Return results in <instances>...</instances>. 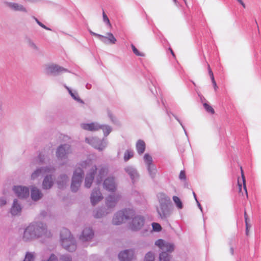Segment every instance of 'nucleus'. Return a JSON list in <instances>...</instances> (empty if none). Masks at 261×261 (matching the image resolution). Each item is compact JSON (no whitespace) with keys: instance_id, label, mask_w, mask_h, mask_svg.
<instances>
[{"instance_id":"f257e3e1","label":"nucleus","mask_w":261,"mask_h":261,"mask_svg":"<svg viewBox=\"0 0 261 261\" xmlns=\"http://www.w3.org/2000/svg\"><path fill=\"white\" fill-rule=\"evenodd\" d=\"M80 166L85 170H88L84 180V186L87 188H89L93 183L96 174V166L90 159H87L81 162L80 163Z\"/></svg>"},{"instance_id":"f03ea898","label":"nucleus","mask_w":261,"mask_h":261,"mask_svg":"<svg viewBox=\"0 0 261 261\" xmlns=\"http://www.w3.org/2000/svg\"><path fill=\"white\" fill-rule=\"evenodd\" d=\"M60 241L64 248L69 251H74L76 248L75 241L70 231L63 228L61 232Z\"/></svg>"},{"instance_id":"7ed1b4c3","label":"nucleus","mask_w":261,"mask_h":261,"mask_svg":"<svg viewBox=\"0 0 261 261\" xmlns=\"http://www.w3.org/2000/svg\"><path fill=\"white\" fill-rule=\"evenodd\" d=\"M135 216V211L132 208H125L117 212L114 216L112 222L115 225H120Z\"/></svg>"},{"instance_id":"20e7f679","label":"nucleus","mask_w":261,"mask_h":261,"mask_svg":"<svg viewBox=\"0 0 261 261\" xmlns=\"http://www.w3.org/2000/svg\"><path fill=\"white\" fill-rule=\"evenodd\" d=\"M85 141L99 151L105 149L108 144V141L106 139L100 140L97 137H93L86 138Z\"/></svg>"},{"instance_id":"39448f33","label":"nucleus","mask_w":261,"mask_h":261,"mask_svg":"<svg viewBox=\"0 0 261 261\" xmlns=\"http://www.w3.org/2000/svg\"><path fill=\"white\" fill-rule=\"evenodd\" d=\"M72 153V149L70 145L64 144L60 145L56 150V156L59 160H66L68 155Z\"/></svg>"},{"instance_id":"423d86ee","label":"nucleus","mask_w":261,"mask_h":261,"mask_svg":"<svg viewBox=\"0 0 261 261\" xmlns=\"http://www.w3.org/2000/svg\"><path fill=\"white\" fill-rule=\"evenodd\" d=\"M55 170V168L51 166H48L37 168L32 173L31 175V179L35 180L47 174L53 173Z\"/></svg>"},{"instance_id":"0eeeda50","label":"nucleus","mask_w":261,"mask_h":261,"mask_svg":"<svg viewBox=\"0 0 261 261\" xmlns=\"http://www.w3.org/2000/svg\"><path fill=\"white\" fill-rule=\"evenodd\" d=\"M89 32L91 35L97 37L101 42H102L105 44H114L117 42V39L111 33H108L106 36H103L95 33L91 30H90Z\"/></svg>"},{"instance_id":"6e6552de","label":"nucleus","mask_w":261,"mask_h":261,"mask_svg":"<svg viewBox=\"0 0 261 261\" xmlns=\"http://www.w3.org/2000/svg\"><path fill=\"white\" fill-rule=\"evenodd\" d=\"M155 245L159 248L162 252H172L174 250V245L163 239H159L155 242Z\"/></svg>"},{"instance_id":"1a4fd4ad","label":"nucleus","mask_w":261,"mask_h":261,"mask_svg":"<svg viewBox=\"0 0 261 261\" xmlns=\"http://www.w3.org/2000/svg\"><path fill=\"white\" fill-rule=\"evenodd\" d=\"M121 198V195L119 194H114L109 195L106 198V207L110 211L111 213L112 212L113 209L116 206L117 202L119 201Z\"/></svg>"},{"instance_id":"9d476101","label":"nucleus","mask_w":261,"mask_h":261,"mask_svg":"<svg viewBox=\"0 0 261 261\" xmlns=\"http://www.w3.org/2000/svg\"><path fill=\"white\" fill-rule=\"evenodd\" d=\"M35 227V233L36 234V238L42 236L49 237L50 232H48L46 224L41 222L33 223Z\"/></svg>"},{"instance_id":"9b49d317","label":"nucleus","mask_w":261,"mask_h":261,"mask_svg":"<svg viewBox=\"0 0 261 261\" xmlns=\"http://www.w3.org/2000/svg\"><path fill=\"white\" fill-rule=\"evenodd\" d=\"M131 219H132V221L130 224V227L132 230L138 231L144 226L145 220L143 217L140 215H135Z\"/></svg>"},{"instance_id":"f8f14e48","label":"nucleus","mask_w":261,"mask_h":261,"mask_svg":"<svg viewBox=\"0 0 261 261\" xmlns=\"http://www.w3.org/2000/svg\"><path fill=\"white\" fill-rule=\"evenodd\" d=\"M44 69L46 73L55 75L59 74L67 71L65 68L55 64L45 65L44 67Z\"/></svg>"},{"instance_id":"ddd939ff","label":"nucleus","mask_w":261,"mask_h":261,"mask_svg":"<svg viewBox=\"0 0 261 261\" xmlns=\"http://www.w3.org/2000/svg\"><path fill=\"white\" fill-rule=\"evenodd\" d=\"M117 182L116 179L112 176L108 177L103 182V188L111 192H115L117 189Z\"/></svg>"},{"instance_id":"4468645a","label":"nucleus","mask_w":261,"mask_h":261,"mask_svg":"<svg viewBox=\"0 0 261 261\" xmlns=\"http://www.w3.org/2000/svg\"><path fill=\"white\" fill-rule=\"evenodd\" d=\"M103 198V195L98 188H95L93 189L90 197V202L93 206H95Z\"/></svg>"},{"instance_id":"2eb2a0df","label":"nucleus","mask_w":261,"mask_h":261,"mask_svg":"<svg viewBox=\"0 0 261 261\" xmlns=\"http://www.w3.org/2000/svg\"><path fill=\"white\" fill-rule=\"evenodd\" d=\"M24 241H30L36 238V234L35 233V227L33 223L29 225L25 229L22 237Z\"/></svg>"},{"instance_id":"dca6fc26","label":"nucleus","mask_w":261,"mask_h":261,"mask_svg":"<svg viewBox=\"0 0 261 261\" xmlns=\"http://www.w3.org/2000/svg\"><path fill=\"white\" fill-rule=\"evenodd\" d=\"M171 205H159L157 208V212L162 219H167L172 214Z\"/></svg>"},{"instance_id":"f3484780","label":"nucleus","mask_w":261,"mask_h":261,"mask_svg":"<svg viewBox=\"0 0 261 261\" xmlns=\"http://www.w3.org/2000/svg\"><path fill=\"white\" fill-rule=\"evenodd\" d=\"M13 189L15 194L19 198H25L29 195V190L28 187L16 186H14Z\"/></svg>"},{"instance_id":"a211bd4d","label":"nucleus","mask_w":261,"mask_h":261,"mask_svg":"<svg viewBox=\"0 0 261 261\" xmlns=\"http://www.w3.org/2000/svg\"><path fill=\"white\" fill-rule=\"evenodd\" d=\"M84 169L82 168V167L80 166V164H79L77 167L75 169L73 172L71 179L82 184L84 173Z\"/></svg>"},{"instance_id":"6ab92c4d","label":"nucleus","mask_w":261,"mask_h":261,"mask_svg":"<svg viewBox=\"0 0 261 261\" xmlns=\"http://www.w3.org/2000/svg\"><path fill=\"white\" fill-rule=\"evenodd\" d=\"M125 172L129 176L132 181L134 182L139 177L137 169L133 166H127L124 169Z\"/></svg>"},{"instance_id":"aec40b11","label":"nucleus","mask_w":261,"mask_h":261,"mask_svg":"<svg viewBox=\"0 0 261 261\" xmlns=\"http://www.w3.org/2000/svg\"><path fill=\"white\" fill-rule=\"evenodd\" d=\"M134 256V251L133 249H127L119 253V258L121 261H130Z\"/></svg>"},{"instance_id":"412c9836","label":"nucleus","mask_w":261,"mask_h":261,"mask_svg":"<svg viewBox=\"0 0 261 261\" xmlns=\"http://www.w3.org/2000/svg\"><path fill=\"white\" fill-rule=\"evenodd\" d=\"M54 184V178L52 175L47 174L42 181V187L44 190H48L52 188Z\"/></svg>"},{"instance_id":"4be33fe9","label":"nucleus","mask_w":261,"mask_h":261,"mask_svg":"<svg viewBox=\"0 0 261 261\" xmlns=\"http://www.w3.org/2000/svg\"><path fill=\"white\" fill-rule=\"evenodd\" d=\"M5 5L7 7L9 8L12 10L15 11H19L24 13H27L28 10L27 9L23 6L22 5L16 3H12V2H5Z\"/></svg>"},{"instance_id":"5701e85b","label":"nucleus","mask_w":261,"mask_h":261,"mask_svg":"<svg viewBox=\"0 0 261 261\" xmlns=\"http://www.w3.org/2000/svg\"><path fill=\"white\" fill-rule=\"evenodd\" d=\"M93 230L89 227H86L83 230L80 239L83 242L89 241L93 238Z\"/></svg>"},{"instance_id":"b1692460","label":"nucleus","mask_w":261,"mask_h":261,"mask_svg":"<svg viewBox=\"0 0 261 261\" xmlns=\"http://www.w3.org/2000/svg\"><path fill=\"white\" fill-rule=\"evenodd\" d=\"M111 213L106 207L97 208L94 210L93 213V217L95 218H101Z\"/></svg>"},{"instance_id":"393cba45","label":"nucleus","mask_w":261,"mask_h":261,"mask_svg":"<svg viewBox=\"0 0 261 261\" xmlns=\"http://www.w3.org/2000/svg\"><path fill=\"white\" fill-rule=\"evenodd\" d=\"M159 205H171V202L169 196L164 193L161 192L157 195Z\"/></svg>"},{"instance_id":"a878e982","label":"nucleus","mask_w":261,"mask_h":261,"mask_svg":"<svg viewBox=\"0 0 261 261\" xmlns=\"http://www.w3.org/2000/svg\"><path fill=\"white\" fill-rule=\"evenodd\" d=\"M80 125L82 128L86 130L97 131L100 129V124L97 122L83 123Z\"/></svg>"},{"instance_id":"bb28decb","label":"nucleus","mask_w":261,"mask_h":261,"mask_svg":"<svg viewBox=\"0 0 261 261\" xmlns=\"http://www.w3.org/2000/svg\"><path fill=\"white\" fill-rule=\"evenodd\" d=\"M68 181L69 177L66 174H62L59 175L56 180L58 187L60 189L64 188Z\"/></svg>"},{"instance_id":"cd10ccee","label":"nucleus","mask_w":261,"mask_h":261,"mask_svg":"<svg viewBox=\"0 0 261 261\" xmlns=\"http://www.w3.org/2000/svg\"><path fill=\"white\" fill-rule=\"evenodd\" d=\"M31 196L33 200L38 201L42 197L43 194L40 189L35 187H32L31 189Z\"/></svg>"},{"instance_id":"c85d7f7f","label":"nucleus","mask_w":261,"mask_h":261,"mask_svg":"<svg viewBox=\"0 0 261 261\" xmlns=\"http://www.w3.org/2000/svg\"><path fill=\"white\" fill-rule=\"evenodd\" d=\"M21 210L22 207L20 204L17 199H15L10 211L11 214L13 216L18 215L20 214Z\"/></svg>"},{"instance_id":"c756f323","label":"nucleus","mask_w":261,"mask_h":261,"mask_svg":"<svg viewBox=\"0 0 261 261\" xmlns=\"http://www.w3.org/2000/svg\"><path fill=\"white\" fill-rule=\"evenodd\" d=\"M64 87L67 89L69 94L75 101L82 104L84 103V101L80 98L79 94L76 90L71 89L65 85H64Z\"/></svg>"},{"instance_id":"7c9ffc66","label":"nucleus","mask_w":261,"mask_h":261,"mask_svg":"<svg viewBox=\"0 0 261 261\" xmlns=\"http://www.w3.org/2000/svg\"><path fill=\"white\" fill-rule=\"evenodd\" d=\"M97 171V181L99 183L102 180L103 177L106 176L108 173V169L106 167L100 166L98 168H97L96 172Z\"/></svg>"},{"instance_id":"2f4dec72","label":"nucleus","mask_w":261,"mask_h":261,"mask_svg":"<svg viewBox=\"0 0 261 261\" xmlns=\"http://www.w3.org/2000/svg\"><path fill=\"white\" fill-rule=\"evenodd\" d=\"M25 43L28 47L34 51H38L39 50L38 46L34 41L30 37H27L25 38Z\"/></svg>"},{"instance_id":"473e14b6","label":"nucleus","mask_w":261,"mask_h":261,"mask_svg":"<svg viewBox=\"0 0 261 261\" xmlns=\"http://www.w3.org/2000/svg\"><path fill=\"white\" fill-rule=\"evenodd\" d=\"M136 148L137 152L139 154H142L144 152L145 149V142L141 140H138L136 143Z\"/></svg>"},{"instance_id":"72a5a7b5","label":"nucleus","mask_w":261,"mask_h":261,"mask_svg":"<svg viewBox=\"0 0 261 261\" xmlns=\"http://www.w3.org/2000/svg\"><path fill=\"white\" fill-rule=\"evenodd\" d=\"M147 169L151 178H154L155 177L157 170L154 164L146 166Z\"/></svg>"},{"instance_id":"f704fd0d","label":"nucleus","mask_w":261,"mask_h":261,"mask_svg":"<svg viewBox=\"0 0 261 261\" xmlns=\"http://www.w3.org/2000/svg\"><path fill=\"white\" fill-rule=\"evenodd\" d=\"M100 129L102 130L105 137L108 136L112 131V127L106 124H100Z\"/></svg>"},{"instance_id":"c9c22d12","label":"nucleus","mask_w":261,"mask_h":261,"mask_svg":"<svg viewBox=\"0 0 261 261\" xmlns=\"http://www.w3.org/2000/svg\"><path fill=\"white\" fill-rule=\"evenodd\" d=\"M36 256L35 252H27L23 261H34Z\"/></svg>"},{"instance_id":"e433bc0d","label":"nucleus","mask_w":261,"mask_h":261,"mask_svg":"<svg viewBox=\"0 0 261 261\" xmlns=\"http://www.w3.org/2000/svg\"><path fill=\"white\" fill-rule=\"evenodd\" d=\"M172 199L177 209L181 210L183 208V204L179 198L176 196H173Z\"/></svg>"},{"instance_id":"4c0bfd02","label":"nucleus","mask_w":261,"mask_h":261,"mask_svg":"<svg viewBox=\"0 0 261 261\" xmlns=\"http://www.w3.org/2000/svg\"><path fill=\"white\" fill-rule=\"evenodd\" d=\"M81 185V184H80V182L75 181L71 179V183L70 186L71 191L73 192H77L80 189Z\"/></svg>"},{"instance_id":"58836bf2","label":"nucleus","mask_w":261,"mask_h":261,"mask_svg":"<svg viewBox=\"0 0 261 261\" xmlns=\"http://www.w3.org/2000/svg\"><path fill=\"white\" fill-rule=\"evenodd\" d=\"M134 156V151L130 149H127L125 151L124 154V160L125 162L128 161Z\"/></svg>"},{"instance_id":"ea45409f","label":"nucleus","mask_w":261,"mask_h":261,"mask_svg":"<svg viewBox=\"0 0 261 261\" xmlns=\"http://www.w3.org/2000/svg\"><path fill=\"white\" fill-rule=\"evenodd\" d=\"M144 160L146 166L153 164L152 157L148 153L145 154Z\"/></svg>"},{"instance_id":"a19ab883","label":"nucleus","mask_w":261,"mask_h":261,"mask_svg":"<svg viewBox=\"0 0 261 261\" xmlns=\"http://www.w3.org/2000/svg\"><path fill=\"white\" fill-rule=\"evenodd\" d=\"M155 258L154 254L152 252H147L145 256L144 261H154Z\"/></svg>"},{"instance_id":"79ce46f5","label":"nucleus","mask_w":261,"mask_h":261,"mask_svg":"<svg viewBox=\"0 0 261 261\" xmlns=\"http://www.w3.org/2000/svg\"><path fill=\"white\" fill-rule=\"evenodd\" d=\"M169 256L167 253L162 252L159 255V261H169Z\"/></svg>"},{"instance_id":"37998d69","label":"nucleus","mask_w":261,"mask_h":261,"mask_svg":"<svg viewBox=\"0 0 261 261\" xmlns=\"http://www.w3.org/2000/svg\"><path fill=\"white\" fill-rule=\"evenodd\" d=\"M208 69L209 74H210V76H211V79L212 83L213 84L214 89L215 90H216V89L218 88V86H217L216 82L215 80L214 76L213 75V73L212 71L211 70L209 65H208Z\"/></svg>"},{"instance_id":"c03bdc74","label":"nucleus","mask_w":261,"mask_h":261,"mask_svg":"<svg viewBox=\"0 0 261 261\" xmlns=\"http://www.w3.org/2000/svg\"><path fill=\"white\" fill-rule=\"evenodd\" d=\"M203 106L205 109V110L209 113L211 114H214L215 113V111L214 109L207 103L204 102L203 103Z\"/></svg>"},{"instance_id":"a18cd8bd","label":"nucleus","mask_w":261,"mask_h":261,"mask_svg":"<svg viewBox=\"0 0 261 261\" xmlns=\"http://www.w3.org/2000/svg\"><path fill=\"white\" fill-rule=\"evenodd\" d=\"M151 231L150 227L149 226H145L141 231V233L143 236H148Z\"/></svg>"},{"instance_id":"49530a36","label":"nucleus","mask_w":261,"mask_h":261,"mask_svg":"<svg viewBox=\"0 0 261 261\" xmlns=\"http://www.w3.org/2000/svg\"><path fill=\"white\" fill-rule=\"evenodd\" d=\"M59 261H71V257L69 255H61Z\"/></svg>"},{"instance_id":"de8ad7c7","label":"nucleus","mask_w":261,"mask_h":261,"mask_svg":"<svg viewBox=\"0 0 261 261\" xmlns=\"http://www.w3.org/2000/svg\"><path fill=\"white\" fill-rule=\"evenodd\" d=\"M152 229L155 231H160L162 229L161 225L157 223H152Z\"/></svg>"},{"instance_id":"09e8293b","label":"nucleus","mask_w":261,"mask_h":261,"mask_svg":"<svg viewBox=\"0 0 261 261\" xmlns=\"http://www.w3.org/2000/svg\"><path fill=\"white\" fill-rule=\"evenodd\" d=\"M107 114H108V117L110 118V119H111V120L112 121V122H113L114 123H117V119L113 116V114L112 113V112L108 110L107 111Z\"/></svg>"},{"instance_id":"8fccbe9b","label":"nucleus","mask_w":261,"mask_h":261,"mask_svg":"<svg viewBox=\"0 0 261 261\" xmlns=\"http://www.w3.org/2000/svg\"><path fill=\"white\" fill-rule=\"evenodd\" d=\"M131 47L132 48V49H133V51L134 52V53L138 56H140V57H143L144 56V54L142 53H140L136 47L135 46L133 45V44H132L131 45Z\"/></svg>"},{"instance_id":"3c124183","label":"nucleus","mask_w":261,"mask_h":261,"mask_svg":"<svg viewBox=\"0 0 261 261\" xmlns=\"http://www.w3.org/2000/svg\"><path fill=\"white\" fill-rule=\"evenodd\" d=\"M102 17H103V21L105 23H106L108 25H109L110 27H111V24L110 21L109 20V19L104 11H103V13H102Z\"/></svg>"},{"instance_id":"603ef678","label":"nucleus","mask_w":261,"mask_h":261,"mask_svg":"<svg viewBox=\"0 0 261 261\" xmlns=\"http://www.w3.org/2000/svg\"><path fill=\"white\" fill-rule=\"evenodd\" d=\"M42 261H58V258L55 254H51L47 260L43 259Z\"/></svg>"},{"instance_id":"864d4df0","label":"nucleus","mask_w":261,"mask_h":261,"mask_svg":"<svg viewBox=\"0 0 261 261\" xmlns=\"http://www.w3.org/2000/svg\"><path fill=\"white\" fill-rule=\"evenodd\" d=\"M241 172H242V179H243L244 189V191H245V192L246 196L248 197L247 188H246V184H245V176L244 175V174H243V170H242V168H241Z\"/></svg>"},{"instance_id":"5fc2aeb1","label":"nucleus","mask_w":261,"mask_h":261,"mask_svg":"<svg viewBox=\"0 0 261 261\" xmlns=\"http://www.w3.org/2000/svg\"><path fill=\"white\" fill-rule=\"evenodd\" d=\"M34 19L35 20L36 22L37 23L38 25H39L41 27L43 28V29L46 30H51L49 28L46 27L45 25H44L42 23H41L40 21L38 20V19L35 17H34Z\"/></svg>"},{"instance_id":"6e6d98bb","label":"nucleus","mask_w":261,"mask_h":261,"mask_svg":"<svg viewBox=\"0 0 261 261\" xmlns=\"http://www.w3.org/2000/svg\"><path fill=\"white\" fill-rule=\"evenodd\" d=\"M45 157L44 155L42 154H40L37 159V162H38L39 163H42L44 162Z\"/></svg>"},{"instance_id":"4d7b16f0","label":"nucleus","mask_w":261,"mask_h":261,"mask_svg":"<svg viewBox=\"0 0 261 261\" xmlns=\"http://www.w3.org/2000/svg\"><path fill=\"white\" fill-rule=\"evenodd\" d=\"M7 203V200L4 197H0V206H3Z\"/></svg>"},{"instance_id":"13d9d810","label":"nucleus","mask_w":261,"mask_h":261,"mask_svg":"<svg viewBox=\"0 0 261 261\" xmlns=\"http://www.w3.org/2000/svg\"><path fill=\"white\" fill-rule=\"evenodd\" d=\"M179 177L181 180H185L186 179V174L184 171H180Z\"/></svg>"},{"instance_id":"bf43d9fd","label":"nucleus","mask_w":261,"mask_h":261,"mask_svg":"<svg viewBox=\"0 0 261 261\" xmlns=\"http://www.w3.org/2000/svg\"><path fill=\"white\" fill-rule=\"evenodd\" d=\"M250 227V226L248 224V222H246V233L247 235L248 234L249 228Z\"/></svg>"},{"instance_id":"052dcab7","label":"nucleus","mask_w":261,"mask_h":261,"mask_svg":"<svg viewBox=\"0 0 261 261\" xmlns=\"http://www.w3.org/2000/svg\"><path fill=\"white\" fill-rule=\"evenodd\" d=\"M40 215L41 217L44 218L47 215V212L45 211H42L41 212Z\"/></svg>"},{"instance_id":"680f3d73","label":"nucleus","mask_w":261,"mask_h":261,"mask_svg":"<svg viewBox=\"0 0 261 261\" xmlns=\"http://www.w3.org/2000/svg\"><path fill=\"white\" fill-rule=\"evenodd\" d=\"M175 118H176V119L179 122V123H180V124L181 125L182 127L183 128V129H184V131L185 132V134H187V132L185 129V127L184 126L182 125V123L181 122V121H180V120L176 117L175 116Z\"/></svg>"},{"instance_id":"e2e57ef3","label":"nucleus","mask_w":261,"mask_h":261,"mask_svg":"<svg viewBox=\"0 0 261 261\" xmlns=\"http://www.w3.org/2000/svg\"><path fill=\"white\" fill-rule=\"evenodd\" d=\"M244 8L246 7V6L242 0H237Z\"/></svg>"},{"instance_id":"0e129e2a","label":"nucleus","mask_w":261,"mask_h":261,"mask_svg":"<svg viewBox=\"0 0 261 261\" xmlns=\"http://www.w3.org/2000/svg\"><path fill=\"white\" fill-rule=\"evenodd\" d=\"M238 186L239 188V191L240 192H241L242 190V184L240 183V182L238 181Z\"/></svg>"},{"instance_id":"69168bd1","label":"nucleus","mask_w":261,"mask_h":261,"mask_svg":"<svg viewBox=\"0 0 261 261\" xmlns=\"http://www.w3.org/2000/svg\"><path fill=\"white\" fill-rule=\"evenodd\" d=\"M244 216H245V223H246V222H247L248 218H247V216L246 212H245Z\"/></svg>"},{"instance_id":"338daca9","label":"nucleus","mask_w":261,"mask_h":261,"mask_svg":"<svg viewBox=\"0 0 261 261\" xmlns=\"http://www.w3.org/2000/svg\"><path fill=\"white\" fill-rule=\"evenodd\" d=\"M196 202H197V205H198V207H200V206H201L200 204V203L197 200H196Z\"/></svg>"},{"instance_id":"774afa93","label":"nucleus","mask_w":261,"mask_h":261,"mask_svg":"<svg viewBox=\"0 0 261 261\" xmlns=\"http://www.w3.org/2000/svg\"><path fill=\"white\" fill-rule=\"evenodd\" d=\"M169 49H170V51H171V54H172V56H173V57H174V56H175V55H174V53H173V50H172V49L170 48Z\"/></svg>"}]
</instances>
